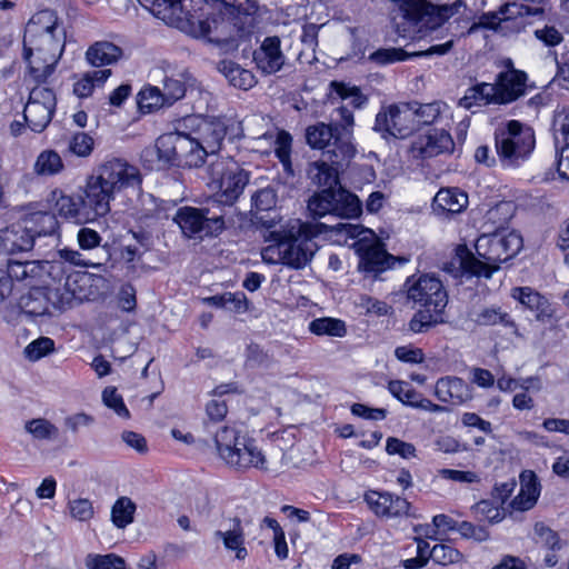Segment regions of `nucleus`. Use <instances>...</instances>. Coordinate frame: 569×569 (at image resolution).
I'll return each mask as SVG.
<instances>
[{
  "label": "nucleus",
  "instance_id": "1",
  "mask_svg": "<svg viewBox=\"0 0 569 569\" xmlns=\"http://www.w3.org/2000/svg\"><path fill=\"white\" fill-rule=\"evenodd\" d=\"M328 231L346 233L360 240L367 238L366 233H371L370 230L353 223L339 222L330 226L319 221L295 220L263 234L264 240L272 243L262 250V260L271 264L282 263L296 270L302 269L311 261L318 249L313 238Z\"/></svg>",
  "mask_w": 569,
  "mask_h": 569
},
{
  "label": "nucleus",
  "instance_id": "2",
  "mask_svg": "<svg viewBox=\"0 0 569 569\" xmlns=\"http://www.w3.org/2000/svg\"><path fill=\"white\" fill-rule=\"evenodd\" d=\"M345 167L323 157L308 164L307 177L315 186L323 188L308 201V210L315 220L326 216L352 219L362 212L358 197L340 184L339 171Z\"/></svg>",
  "mask_w": 569,
  "mask_h": 569
},
{
  "label": "nucleus",
  "instance_id": "3",
  "mask_svg": "<svg viewBox=\"0 0 569 569\" xmlns=\"http://www.w3.org/2000/svg\"><path fill=\"white\" fill-rule=\"evenodd\" d=\"M521 248L522 238L515 231L481 234L475 244L480 259L468 257L461 261V266L471 276L490 279L500 269V263L513 258Z\"/></svg>",
  "mask_w": 569,
  "mask_h": 569
},
{
  "label": "nucleus",
  "instance_id": "4",
  "mask_svg": "<svg viewBox=\"0 0 569 569\" xmlns=\"http://www.w3.org/2000/svg\"><path fill=\"white\" fill-rule=\"evenodd\" d=\"M406 286L408 299L423 307L409 321L412 332H426L443 322L440 317L448 303V295L440 279L432 274H422L415 281L408 279Z\"/></svg>",
  "mask_w": 569,
  "mask_h": 569
},
{
  "label": "nucleus",
  "instance_id": "5",
  "mask_svg": "<svg viewBox=\"0 0 569 569\" xmlns=\"http://www.w3.org/2000/svg\"><path fill=\"white\" fill-rule=\"evenodd\" d=\"M64 50V32L23 36L22 57L27 74L36 84L46 83L54 72Z\"/></svg>",
  "mask_w": 569,
  "mask_h": 569
},
{
  "label": "nucleus",
  "instance_id": "6",
  "mask_svg": "<svg viewBox=\"0 0 569 569\" xmlns=\"http://www.w3.org/2000/svg\"><path fill=\"white\" fill-rule=\"evenodd\" d=\"M535 147L533 130L518 120H509L495 130V150L499 166L505 170H517L522 167Z\"/></svg>",
  "mask_w": 569,
  "mask_h": 569
},
{
  "label": "nucleus",
  "instance_id": "7",
  "mask_svg": "<svg viewBox=\"0 0 569 569\" xmlns=\"http://www.w3.org/2000/svg\"><path fill=\"white\" fill-rule=\"evenodd\" d=\"M306 141L310 148L322 150V157L335 164L348 166L357 152L351 131L337 124L317 122L309 126Z\"/></svg>",
  "mask_w": 569,
  "mask_h": 569
},
{
  "label": "nucleus",
  "instance_id": "8",
  "mask_svg": "<svg viewBox=\"0 0 569 569\" xmlns=\"http://www.w3.org/2000/svg\"><path fill=\"white\" fill-rule=\"evenodd\" d=\"M181 31L226 51L236 50L239 38L243 36V28L223 13L212 14L207 19H199L190 13Z\"/></svg>",
  "mask_w": 569,
  "mask_h": 569
},
{
  "label": "nucleus",
  "instance_id": "9",
  "mask_svg": "<svg viewBox=\"0 0 569 569\" xmlns=\"http://www.w3.org/2000/svg\"><path fill=\"white\" fill-rule=\"evenodd\" d=\"M210 186L218 190L217 206L233 204L249 182V172L232 158H217L208 167Z\"/></svg>",
  "mask_w": 569,
  "mask_h": 569
},
{
  "label": "nucleus",
  "instance_id": "10",
  "mask_svg": "<svg viewBox=\"0 0 569 569\" xmlns=\"http://www.w3.org/2000/svg\"><path fill=\"white\" fill-rule=\"evenodd\" d=\"M173 221L188 239L202 240L218 237L226 229L224 214L220 206L196 208L190 206L177 210Z\"/></svg>",
  "mask_w": 569,
  "mask_h": 569
},
{
  "label": "nucleus",
  "instance_id": "11",
  "mask_svg": "<svg viewBox=\"0 0 569 569\" xmlns=\"http://www.w3.org/2000/svg\"><path fill=\"white\" fill-rule=\"evenodd\" d=\"M156 149L159 159L171 166L198 168L206 159L204 151L191 133H164L157 139Z\"/></svg>",
  "mask_w": 569,
  "mask_h": 569
},
{
  "label": "nucleus",
  "instance_id": "12",
  "mask_svg": "<svg viewBox=\"0 0 569 569\" xmlns=\"http://www.w3.org/2000/svg\"><path fill=\"white\" fill-rule=\"evenodd\" d=\"M373 130L382 138L405 139L415 132L412 112L407 102L382 107L376 116Z\"/></svg>",
  "mask_w": 569,
  "mask_h": 569
},
{
  "label": "nucleus",
  "instance_id": "13",
  "mask_svg": "<svg viewBox=\"0 0 569 569\" xmlns=\"http://www.w3.org/2000/svg\"><path fill=\"white\" fill-rule=\"evenodd\" d=\"M57 106L52 89L37 84L31 89L23 110V119L33 132H42L52 120Z\"/></svg>",
  "mask_w": 569,
  "mask_h": 569
},
{
  "label": "nucleus",
  "instance_id": "14",
  "mask_svg": "<svg viewBox=\"0 0 569 569\" xmlns=\"http://www.w3.org/2000/svg\"><path fill=\"white\" fill-rule=\"evenodd\" d=\"M113 194L127 188H139L141 176L132 164L121 159H111L102 163L93 174Z\"/></svg>",
  "mask_w": 569,
  "mask_h": 569
},
{
  "label": "nucleus",
  "instance_id": "15",
  "mask_svg": "<svg viewBox=\"0 0 569 569\" xmlns=\"http://www.w3.org/2000/svg\"><path fill=\"white\" fill-rule=\"evenodd\" d=\"M156 73L160 77V89L167 100V107L183 99L188 87L194 83V78L187 68L167 61L161 62Z\"/></svg>",
  "mask_w": 569,
  "mask_h": 569
},
{
  "label": "nucleus",
  "instance_id": "16",
  "mask_svg": "<svg viewBox=\"0 0 569 569\" xmlns=\"http://www.w3.org/2000/svg\"><path fill=\"white\" fill-rule=\"evenodd\" d=\"M230 128L241 127L240 123L222 117L200 120L193 137L204 151L206 157L216 154L220 150Z\"/></svg>",
  "mask_w": 569,
  "mask_h": 569
},
{
  "label": "nucleus",
  "instance_id": "17",
  "mask_svg": "<svg viewBox=\"0 0 569 569\" xmlns=\"http://www.w3.org/2000/svg\"><path fill=\"white\" fill-rule=\"evenodd\" d=\"M87 221L103 217L110 211L113 193L94 177H89L82 194H79Z\"/></svg>",
  "mask_w": 569,
  "mask_h": 569
},
{
  "label": "nucleus",
  "instance_id": "18",
  "mask_svg": "<svg viewBox=\"0 0 569 569\" xmlns=\"http://www.w3.org/2000/svg\"><path fill=\"white\" fill-rule=\"evenodd\" d=\"M58 292L47 287H33L19 298L18 307L28 317L51 315L58 309Z\"/></svg>",
  "mask_w": 569,
  "mask_h": 569
},
{
  "label": "nucleus",
  "instance_id": "19",
  "mask_svg": "<svg viewBox=\"0 0 569 569\" xmlns=\"http://www.w3.org/2000/svg\"><path fill=\"white\" fill-rule=\"evenodd\" d=\"M453 148L455 142L448 131L432 129L412 142L411 153L415 158L427 159L451 152Z\"/></svg>",
  "mask_w": 569,
  "mask_h": 569
},
{
  "label": "nucleus",
  "instance_id": "20",
  "mask_svg": "<svg viewBox=\"0 0 569 569\" xmlns=\"http://www.w3.org/2000/svg\"><path fill=\"white\" fill-rule=\"evenodd\" d=\"M41 272L42 266L39 261L8 260L7 270H0V302L12 293L13 280L22 281L28 278H37Z\"/></svg>",
  "mask_w": 569,
  "mask_h": 569
},
{
  "label": "nucleus",
  "instance_id": "21",
  "mask_svg": "<svg viewBox=\"0 0 569 569\" xmlns=\"http://www.w3.org/2000/svg\"><path fill=\"white\" fill-rule=\"evenodd\" d=\"M527 74L523 71L510 69L500 72L497 76L496 82L492 83L495 88V98L497 104L510 103L526 92Z\"/></svg>",
  "mask_w": 569,
  "mask_h": 569
},
{
  "label": "nucleus",
  "instance_id": "22",
  "mask_svg": "<svg viewBox=\"0 0 569 569\" xmlns=\"http://www.w3.org/2000/svg\"><path fill=\"white\" fill-rule=\"evenodd\" d=\"M253 61L263 74H273L282 69L286 57L281 50V40L277 36L266 37L253 51Z\"/></svg>",
  "mask_w": 569,
  "mask_h": 569
},
{
  "label": "nucleus",
  "instance_id": "23",
  "mask_svg": "<svg viewBox=\"0 0 569 569\" xmlns=\"http://www.w3.org/2000/svg\"><path fill=\"white\" fill-rule=\"evenodd\" d=\"M369 508L379 517L396 518L410 516V502L390 492L369 491L365 495Z\"/></svg>",
  "mask_w": 569,
  "mask_h": 569
},
{
  "label": "nucleus",
  "instance_id": "24",
  "mask_svg": "<svg viewBox=\"0 0 569 569\" xmlns=\"http://www.w3.org/2000/svg\"><path fill=\"white\" fill-rule=\"evenodd\" d=\"M435 396L440 402L451 406H461L473 398L471 386L455 376L439 378L435 386Z\"/></svg>",
  "mask_w": 569,
  "mask_h": 569
},
{
  "label": "nucleus",
  "instance_id": "25",
  "mask_svg": "<svg viewBox=\"0 0 569 569\" xmlns=\"http://www.w3.org/2000/svg\"><path fill=\"white\" fill-rule=\"evenodd\" d=\"M238 445L234 450L226 452L221 458L228 466L237 470L266 469V457L253 439Z\"/></svg>",
  "mask_w": 569,
  "mask_h": 569
},
{
  "label": "nucleus",
  "instance_id": "26",
  "mask_svg": "<svg viewBox=\"0 0 569 569\" xmlns=\"http://www.w3.org/2000/svg\"><path fill=\"white\" fill-rule=\"evenodd\" d=\"M33 244L34 233H31L27 224L18 222L0 229V252L2 253L14 254L29 251Z\"/></svg>",
  "mask_w": 569,
  "mask_h": 569
},
{
  "label": "nucleus",
  "instance_id": "27",
  "mask_svg": "<svg viewBox=\"0 0 569 569\" xmlns=\"http://www.w3.org/2000/svg\"><path fill=\"white\" fill-rule=\"evenodd\" d=\"M251 199L256 208V212L253 213L254 223L264 228L266 232L274 230L280 222V218L277 216L267 217L262 214V212H269L276 208L278 201L276 190L272 187L259 189L252 194Z\"/></svg>",
  "mask_w": 569,
  "mask_h": 569
},
{
  "label": "nucleus",
  "instance_id": "28",
  "mask_svg": "<svg viewBox=\"0 0 569 569\" xmlns=\"http://www.w3.org/2000/svg\"><path fill=\"white\" fill-rule=\"evenodd\" d=\"M467 206L468 194L459 188H442L432 201V210L438 216L460 213Z\"/></svg>",
  "mask_w": 569,
  "mask_h": 569
},
{
  "label": "nucleus",
  "instance_id": "29",
  "mask_svg": "<svg viewBox=\"0 0 569 569\" xmlns=\"http://www.w3.org/2000/svg\"><path fill=\"white\" fill-rule=\"evenodd\" d=\"M214 538L222 540L227 550L234 551L238 560H244L248 557V550L244 547V532L240 518H232L227 529L217 530L214 532Z\"/></svg>",
  "mask_w": 569,
  "mask_h": 569
},
{
  "label": "nucleus",
  "instance_id": "30",
  "mask_svg": "<svg viewBox=\"0 0 569 569\" xmlns=\"http://www.w3.org/2000/svg\"><path fill=\"white\" fill-rule=\"evenodd\" d=\"M122 49L110 41H97L86 51V60L94 68L113 64L122 57Z\"/></svg>",
  "mask_w": 569,
  "mask_h": 569
},
{
  "label": "nucleus",
  "instance_id": "31",
  "mask_svg": "<svg viewBox=\"0 0 569 569\" xmlns=\"http://www.w3.org/2000/svg\"><path fill=\"white\" fill-rule=\"evenodd\" d=\"M358 251L362 252L359 268L367 272H381L390 268V261L393 259L378 244L359 243Z\"/></svg>",
  "mask_w": 569,
  "mask_h": 569
},
{
  "label": "nucleus",
  "instance_id": "32",
  "mask_svg": "<svg viewBox=\"0 0 569 569\" xmlns=\"http://www.w3.org/2000/svg\"><path fill=\"white\" fill-rule=\"evenodd\" d=\"M511 297L521 305L536 312L537 319L551 316L548 300L538 291L530 287H516L511 291Z\"/></svg>",
  "mask_w": 569,
  "mask_h": 569
},
{
  "label": "nucleus",
  "instance_id": "33",
  "mask_svg": "<svg viewBox=\"0 0 569 569\" xmlns=\"http://www.w3.org/2000/svg\"><path fill=\"white\" fill-rule=\"evenodd\" d=\"M59 30L63 29L59 27L57 13L53 10L44 9L30 18L23 36L34 37L44 33H59Z\"/></svg>",
  "mask_w": 569,
  "mask_h": 569
},
{
  "label": "nucleus",
  "instance_id": "34",
  "mask_svg": "<svg viewBox=\"0 0 569 569\" xmlns=\"http://www.w3.org/2000/svg\"><path fill=\"white\" fill-rule=\"evenodd\" d=\"M521 483L520 492L513 498L510 505L515 510L526 511L531 509L537 502L539 485L532 471L521 475Z\"/></svg>",
  "mask_w": 569,
  "mask_h": 569
},
{
  "label": "nucleus",
  "instance_id": "35",
  "mask_svg": "<svg viewBox=\"0 0 569 569\" xmlns=\"http://www.w3.org/2000/svg\"><path fill=\"white\" fill-rule=\"evenodd\" d=\"M495 88L492 83L481 82L468 88L462 98L459 99V107L470 110L473 107H482L496 103Z\"/></svg>",
  "mask_w": 569,
  "mask_h": 569
},
{
  "label": "nucleus",
  "instance_id": "36",
  "mask_svg": "<svg viewBox=\"0 0 569 569\" xmlns=\"http://www.w3.org/2000/svg\"><path fill=\"white\" fill-rule=\"evenodd\" d=\"M407 104L410 107V111L412 112L415 131L418 130L420 126H429L436 122L447 107L442 101H433L430 103L412 101L407 102Z\"/></svg>",
  "mask_w": 569,
  "mask_h": 569
},
{
  "label": "nucleus",
  "instance_id": "37",
  "mask_svg": "<svg viewBox=\"0 0 569 569\" xmlns=\"http://www.w3.org/2000/svg\"><path fill=\"white\" fill-rule=\"evenodd\" d=\"M52 199L54 200V210L59 216L72 219L78 223L87 222L79 196L72 197L56 190L52 192Z\"/></svg>",
  "mask_w": 569,
  "mask_h": 569
},
{
  "label": "nucleus",
  "instance_id": "38",
  "mask_svg": "<svg viewBox=\"0 0 569 569\" xmlns=\"http://www.w3.org/2000/svg\"><path fill=\"white\" fill-rule=\"evenodd\" d=\"M472 320L479 326H502L515 328V321L510 315L502 310L499 306L485 307L472 313Z\"/></svg>",
  "mask_w": 569,
  "mask_h": 569
},
{
  "label": "nucleus",
  "instance_id": "39",
  "mask_svg": "<svg viewBox=\"0 0 569 569\" xmlns=\"http://www.w3.org/2000/svg\"><path fill=\"white\" fill-rule=\"evenodd\" d=\"M137 505L126 496L118 498L111 507V522L118 529H124L134 520Z\"/></svg>",
  "mask_w": 569,
  "mask_h": 569
},
{
  "label": "nucleus",
  "instance_id": "40",
  "mask_svg": "<svg viewBox=\"0 0 569 569\" xmlns=\"http://www.w3.org/2000/svg\"><path fill=\"white\" fill-rule=\"evenodd\" d=\"M110 69L89 71L73 86V92L79 98L89 97L96 86H102L111 76Z\"/></svg>",
  "mask_w": 569,
  "mask_h": 569
},
{
  "label": "nucleus",
  "instance_id": "41",
  "mask_svg": "<svg viewBox=\"0 0 569 569\" xmlns=\"http://www.w3.org/2000/svg\"><path fill=\"white\" fill-rule=\"evenodd\" d=\"M246 435H242L233 427H223L214 436L216 447L219 457L222 458L226 452L234 450L239 445L249 440Z\"/></svg>",
  "mask_w": 569,
  "mask_h": 569
},
{
  "label": "nucleus",
  "instance_id": "42",
  "mask_svg": "<svg viewBox=\"0 0 569 569\" xmlns=\"http://www.w3.org/2000/svg\"><path fill=\"white\" fill-rule=\"evenodd\" d=\"M411 58V53L402 48H379L366 57L367 62L376 67H386L396 62L406 61Z\"/></svg>",
  "mask_w": 569,
  "mask_h": 569
},
{
  "label": "nucleus",
  "instance_id": "43",
  "mask_svg": "<svg viewBox=\"0 0 569 569\" xmlns=\"http://www.w3.org/2000/svg\"><path fill=\"white\" fill-rule=\"evenodd\" d=\"M309 331L316 336L343 337L347 333L346 323L337 318H317L309 323Z\"/></svg>",
  "mask_w": 569,
  "mask_h": 569
},
{
  "label": "nucleus",
  "instance_id": "44",
  "mask_svg": "<svg viewBox=\"0 0 569 569\" xmlns=\"http://www.w3.org/2000/svg\"><path fill=\"white\" fill-rule=\"evenodd\" d=\"M221 64V71L233 87L248 90L254 84V76L249 70L231 61H222Z\"/></svg>",
  "mask_w": 569,
  "mask_h": 569
},
{
  "label": "nucleus",
  "instance_id": "45",
  "mask_svg": "<svg viewBox=\"0 0 569 569\" xmlns=\"http://www.w3.org/2000/svg\"><path fill=\"white\" fill-rule=\"evenodd\" d=\"M29 222L32 227H29L31 233L36 237L41 236H54L59 229V222L54 213L51 212H37L31 216Z\"/></svg>",
  "mask_w": 569,
  "mask_h": 569
},
{
  "label": "nucleus",
  "instance_id": "46",
  "mask_svg": "<svg viewBox=\"0 0 569 569\" xmlns=\"http://www.w3.org/2000/svg\"><path fill=\"white\" fill-rule=\"evenodd\" d=\"M138 106L142 112H152L167 107V100L158 86L143 88L138 94Z\"/></svg>",
  "mask_w": 569,
  "mask_h": 569
},
{
  "label": "nucleus",
  "instance_id": "47",
  "mask_svg": "<svg viewBox=\"0 0 569 569\" xmlns=\"http://www.w3.org/2000/svg\"><path fill=\"white\" fill-rule=\"evenodd\" d=\"M24 429L36 440L52 441L59 436L58 427L44 418H36L27 421Z\"/></svg>",
  "mask_w": 569,
  "mask_h": 569
},
{
  "label": "nucleus",
  "instance_id": "48",
  "mask_svg": "<svg viewBox=\"0 0 569 569\" xmlns=\"http://www.w3.org/2000/svg\"><path fill=\"white\" fill-rule=\"evenodd\" d=\"M63 169L61 157L54 150L42 151L34 163V172L40 176H52Z\"/></svg>",
  "mask_w": 569,
  "mask_h": 569
},
{
  "label": "nucleus",
  "instance_id": "49",
  "mask_svg": "<svg viewBox=\"0 0 569 569\" xmlns=\"http://www.w3.org/2000/svg\"><path fill=\"white\" fill-rule=\"evenodd\" d=\"M141 211L140 219L164 218L169 209V202L157 199L154 196L148 193L141 196Z\"/></svg>",
  "mask_w": 569,
  "mask_h": 569
},
{
  "label": "nucleus",
  "instance_id": "50",
  "mask_svg": "<svg viewBox=\"0 0 569 569\" xmlns=\"http://www.w3.org/2000/svg\"><path fill=\"white\" fill-rule=\"evenodd\" d=\"M86 566L88 569H126V561L116 553H89L86 557Z\"/></svg>",
  "mask_w": 569,
  "mask_h": 569
},
{
  "label": "nucleus",
  "instance_id": "51",
  "mask_svg": "<svg viewBox=\"0 0 569 569\" xmlns=\"http://www.w3.org/2000/svg\"><path fill=\"white\" fill-rule=\"evenodd\" d=\"M501 19L502 18L500 17L498 10L483 12L478 17L477 21H475L470 26L468 33L471 34V33H475L479 29H486V30H492L495 32L506 34L507 32L505 30Z\"/></svg>",
  "mask_w": 569,
  "mask_h": 569
},
{
  "label": "nucleus",
  "instance_id": "52",
  "mask_svg": "<svg viewBox=\"0 0 569 569\" xmlns=\"http://www.w3.org/2000/svg\"><path fill=\"white\" fill-rule=\"evenodd\" d=\"M430 558L441 566H448L459 562L462 558L460 551L450 545L439 543L433 546L430 551Z\"/></svg>",
  "mask_w": 569,
  "mask_h": 569
},
{
  "label": "nucleus",
  "instance_id": "53",
  "mask_svg": "<svg viewBox=\"0 0 569 569\" xmlns=\"http://www.w3.org/2000/svg\"><path fill=\"white\" fill-rule=\"evenodd\" d=\"M390 393L400 400L403 405L415 408V403L419 398V395L412 389L409 383L400 380L390 381L388 385Z\"/></svg>",
  "mask_w": 569,
  "mask_h": 569
},
{
  "label": "nucleus",
  "instance_id": "54",
  "mask_svg": "<svg viewBox=\"0 0 569 569\" xmlns=\"http://www.w3.org/2000/svg\"><path fill=\"white\" fill-rule=\"evenodd\" d=\"M53 350L54 341L48 337H40L24 348V355L29 360L37 361Z\"/></svg>",
  "mask_w": 569,
  "mask_h": 569
},
{
  "label": "nucleus",
  "instance_id": "55",
  "mask_svg": "<svg viewBox=\"0 0 569 569\" xmlns=\"http://www.w3.org/2000/svg\"><path fill=\"white\" fill-rule=\"evenodd\" d=\"M103 403L112 409L119 417L128 419L130 412L126 407L122 396L117 392L114 387H107L102 392Z\"/></svg>",
  "mask_w": 569,
  "mask_h": 569
},
{
  "label": "nucleus",
  "instance_id": "56",
  "mask_svg": "<svg viewBox=\"0 0 569 569\" xmlns=\"http://www.w3.org/2000/svg\"><path fill=\"white\" fill-rule=\"evenodd\" d=\"M94 146V140L86 132H77L69 141V151L78 157H88Z\"/></svg>",
  "mask_w": 569,
  "mask_h": 569
},
{
  "label": "nucleus",
  "instance_id": "57",
  "mask_svg": "<svg viewBox=\"0 0 569 569\" xmlns=\"http://www.w3.org/2000/svg\"><path fill=\"white\" fill-rule=\"evenodd\" d=\"M68 507L71 517L78 521H88L94 516V509L89 499L79 498L71 500Z\"/></svg>",
  "mask_w": 569,
  "mask_h": 569
},
{
  "label": "nucleus",
  "instance_id": "58",
  "mask_svg": "<svg viewBox=\"0 0 569 569\" xmlns=\"http://www.w3.org/2000/svg\"><path fill=\"white\" fill-rule=\"evenodd\" d=\"M535 533L537 541L550 550H559L562 546L558 533L542 522L535 525Z\"/></svg>",
  "mask_w": 569,
  "mask_h": 569
},
{
  "label": "nucleus",
  "instance_id": "59",
  "mask_svg": "<svg viewBox=\"0 0 569 569\" xmlns=\"http://www.w3.org/2000/svg\"><path fill=\"white\" fill-rule=\"evenodd\" d=\"M499 14L505 27V30L515 29L519 30L520 27L517 24V19L522 17V7L517 3H505L499 9Z\"/></svg>",
  "mask_w": 569,
  "mask_h": 569
},
{
  "label": "nucleus",
  "instance_id": "60",
  "mask_svg": "<svg viewBox=\"0 0 569 569\" xmlns=\"http://www.w3.org/2000/svg\"><path fill=\"white\" fill-rule=\"evenodd\" d=\"M386 451L389 455H398L403 459L416 457V448L412 443L402 441L395 437H389L387 439Z\"/></svg>",
  "mask_w": 569,
  "mask_h": 569
},
{
  "label": "nucleus",
  "instance_id": "61",
  "mask_svg": "<svg viewBox=\"0 0 569 569\" xmlns=\"http://www.w3.org/2000/svg\"><path fill=\"white\" fill-rule=\"evenodd\" d=\"M477 516H481L491 523H497L503 519V512L490 500H481L473 506Z\"/></svg>",
  "mask_w": 569,
  "mask_h": 569
},
{
  "label": "nucleus",
  "instance_id": "62",
  "mask_svg": "<svg viewBox=\"0 0 569 569\" xmlns=\"http://www.w3.org/2000/svg\"><path fill=\"white\" fill-rule=\"evenodd\" d=\"M270 361L269 355L258 345L250 343L246 349V365L251 368L267 366Z\"/></svg>",
  "mask_w": 569,
  "mask_h": 569
},
{
  "label": "nucleus",
  "instance_id": "63",
  "mask_svg": "<svg viewBox=\"0 0 569 569\" xmlns=\"http://www.w3.org/2000/svg\"><path fill=\"white\" fill-rule=\"evenodd\" d=\"M553 57L557 64L556 78L561 82V86L569 89V50L562 52L560 57L556 51H549Z\"/></svg>",
  "mask_w": 569,
  "mask_h": 569
},
{
  "label": "nucleus",
  "instance_id": "64",
  "mask_svg": "<svg viewBox=\"0 0 569 569\" xmlns=\"http://www.w3.org/2000/svg\"><path fill=\"white\" fill-rule=\"evenodd\" d=\"M535 37L547 47H556L563 41L562 33L552 26L536 29Z\"/></svg>",
  "mask_w": 569,
  "mask_h": 569
}]
</instances>
